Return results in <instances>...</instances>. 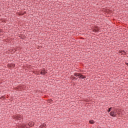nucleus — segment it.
Masks as SVG:
<instances>
[{
    "label": "nucleus",
    "mask_w": 128,
    "mask_h": 128,
    "mask_svg": "<svg viewBox=\"0 0 128 128\" xmlns=\"http://www.w3.org/2000/svg\"><path fill=\"white\" fill-rule=\"evenodd\" d=\"M74 76L76 78H86L85 76H84V75H82L78 73L74 74Z\"/></svg>",
    "instance_id": "obj_1"
},
{
    "label": "nucleus",
    "mask_w": 128,
    "mask_h": 128,
    "mask_svg": "<svg viewBox=\"0 0 128 128\" xmlns=\"http://www.w3.org/2000/svg\"><path fill=\"white\" fill-rule=\"evenodd\" d=\"M110 114L111 116L114 118L118 115V112L116 110H112L110 112Z\"/></svg>",
    "instance_id": "obj_2"
},
{
    "label": "nucleus",
    "mask_w": 128,
    "mask_h": 128,
    "mask_svg": "<svg viewBox=\"0 0 128 128\" xmlns=\"http://www.w3.org/2000/svg\"><path fill=\"white\" fill-rule=\"evenodd\" d=\"M40 128H46V124H43L40 126Z\"/></svg>",
    "instance_id": "obj_3"
},
{
    "label": "nucleus",
    "mask_w": 128,
    "mask_h": 128,
    "mask_svg": "<svg viewBox=\"0 0 128 128\" xmlns=\"http://www.w3.org/2000/svg\"><path fill=\"white\" fill-rule=\"evenodd\" d=\"M40 74H41L44 75V74H46V72H44V70H42L40 72Z\"/></svg>",
    "instance_id": "obj_4"
},
{
    "label": "nucleus",
    "mask_w": 128,
    "mask_h": 128,
    "mask_svg": "<svg viewBox=\"0 0 128 128\" xmlns=\"http://www.w3.org/2000/svg\"><path fill=\"white\" fill-rule=\"evenodd\" d=\"M94 121L93 120H90V124H94Z\"/></svg>",
    "instance_id": "obj_5"
},
{
    "label": "nucleus",
    "mask_w": 128,
    "mask_h": 128,
    "mask_svg": "<svg viewBox=\"0 0 128 128\" xmlns=\"http://www.w3.org/2000/svg\"><path fill=\"white\" fill-rule=\"evenodd\" d=\"M112 108H108V112H110V110H112Z\"/></svg>",
    "instance_id": "obj_6"
},
{
    "label": "nucleus",
    "mask_w": 128,
    "mask_h": 128,
    "mask_svg": "<svg viewBox=\"0 0 128 128\" xmlns=\"http://www.w3.org/2000/svg\"><path fill=\"white\" fill-rule=\"evenodd\" d=\"M20 116H17V118H18V120H20Z\"/></svg>",
    "instance_id": "obj_7"
},
{
    "label": "nucleus",
    "mask_w": 128,
    "mask_h": 128,
    "mask_svg": "<svg viewBox=\"0 0 128 128\" xmlns=\"http://www.w3.org/2000/svg\"><path fill=\"white\" fill-rule=\"evenodd\" d=\"M21 128H26V126H23L21 127Z\"/></svg>",
    "instance_id": "obj_8"
},
{
    "label": "nucleus",
    "mask_w": 128,
    "mask_h": 128,
    "mask_svg": "<svg viewBox=\"0 0 128 128\" xmlns=\"http://www.w3.org/2000/svg\"><path fill=\"white\" fill-rule=\"evenodd\" d=\"M126 66H128V63H126Z\"/></svg>",
    "instance_id": "obj_9"
},
{
    "label": "nucleus",
    "mask_w": 128,
    "mask_h": 128,
    "mask_svg": "<svg viewBox=\"0 0 128 128\" xmlns=\"http://www.w3.org/2000/svg\"><path fill=\"white\" fill-rule=\"evenodd\" d=\"M34 126V124L31 125V126Z\"/></svg>",
    "instance_id": "obj_10"
},
{
    "label": "nucleus",
    "mask_w": 128,
    "mask_h": 128,
    "mask_svg": "<svg viewBox=\"0 0 128 128\" xmlns=\"http://www.w3.org/2000/svg\"><path fill=\"white\" fill-rule=\"evenodd\" d=\"M74 78H75V77H74Z\"/></svg>",
    "instance_id": "obj_11"
}]
</instances>
